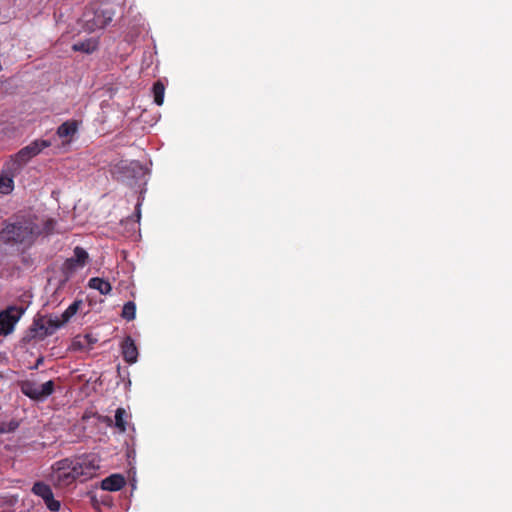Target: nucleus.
<instances>
[{"label":"nucleus","mask_w":512,"mask_h":512,"mask_svg":"<svg viewBox=\"0 0 512 512\" xmlns=\"http://www.w3.org/2000/svg\"><path fill=\"white\" fill-rule=\"evenodd\" d=\"M40 233V227L32 217L16 216L3 222V227L0 230V243L26 250L35 243Z\"/></svg>","instance_id":"1"},{"label":"nucleus","mask_w":512,"mask_h":512,"mask_svg":"<svg viewBox=\"0 0 512 512\" xmlns=\"http://www.w3.org/2000/svg\"><path fill=\"white\" fill-rule=\"evenodd\" d=\"M98 466L87 458L57 461L53 465L52 480L57 487H67L76 480L85 481L94 476Z\"/></svg>","instance_id":"2"},{"label":"nucleus","mask_w":512,"mask_h":512,"mask_svg":"<svg viewBox=\"0 0 512 512\" xmlns=\"http://www.w3.org/2000/svg\"><path fill=\"white\" fill-rule=\"evenodd\" d=\"M52 145L50 140L36 139L27 146L21 148L17 153L11 155L6 161L7 168L11 174H20L22 169L31 159L38 156L44 149Z\"/></svg>","instance_id":"3"},{"label":"nucleus","mask_w":512,"mask_h":512,"mask_svg":"<svg viewBox=\"0 0 512 512\" xmlns=\"http://www.w3.org/2000/svg\"><path fill=\"white\" fill-rule=\"evenodd\" d=\"M114 16V12L107 7L89 6L83 13L84 27L89 31L105 28Z\"/></svg>","instance_id":"4"},{"label":"nucleus","mask_w":512,"mask_h":512,"mask_svg":"<svg viewBox=\"0 0 512 512\" xmlns=\"http://www.w3.org/2000/svg\"><path fill=\"white\" fill-rule=\"evenodd\" d=\"M54 382L49 380L44 384L26 380L21 383V392L32 400L42 401L54 392Z\"/></svg>","instance_id":"5"},{"label":"nucleus","mask_w":512,"mask_h":512,"mask_svg":"<svg viewBox=\"0 0 512 512\" xmlns=\"http://www.w3.org/2000/svg\"><path fill=\"white\" fill-rule=\"evenodd\" d=\"M25 309L23 307L10 306L0 312V335L7 336L13 332Z\"/></svg>","instance_id":"6"},{"label":"nucleus","mask_w":512,"mask_h":512,"mask_svg":"<svg viewBox=\"0 0 512 512\" xmlns=\"http://www.w3.org/2000/svg\"><path fill=\"white\" fill-rule=\"evenodd\" d=\"M73 253L74 255L66 259L62 265V272L66 278H69L76 270L83 268L89 259L87 251L80 246H76Z\"/></svg>","instance_id":"7"},{"label":"nucleus","mask_w":512,"mask_h":512,"mask_svg":"<svg viewBox=\"0 0 512 512\" xmlns=\"http://www.w3.org/2000/svg\"><path fill=\"white\" fill-rule=\"evenodd\" d=\"M45 330V317L35 318L22 340L25 343H29L30 341L35 339L43 340L44 338L49 336L48 334H44Z\"/></svg>","instance_id":"8"},{"label":"nucleus","mask_w":512,"mask_h":512,"mask_svg":"<svg viewBox=\"0 0 512 512\" xmlns=\"http://www.w3.org/2000/svg\"><path fill=\"white\" fill-rule=\"evenodd\" d=\"M121 350H122L123 359L127 363L133 364L137 361L138 349L136 347L134 340L130 336H127L123 340V342L121 344Z\"/></svg>","instance_id":"9"},{"label":"nucleus","mask_w":512,"mask_h":512,"mask_svg":"<svg viewBox=\"0 0 512 512\" xmlns=\"http://www.w3.org/2000/svg\"><path fill=\"white\" fill-rule=\"evenodd\" d=\"M18 174H11L5 162L0 175V194L8 195L14 190V177Z\"/></svg>","instance_id":"10"},{"label":"nucleus","mask_w":512,"mask_h":512,"mask_svg":"<svg viewBox=\"0 0 512 512\" xmlns=\"http://www.w3.org/2000/svg\"><path fill=\"white\" fill-rule=\"evenodd\" d=\"M78 128L79 122L77 120H67L57 128L56 134L59 138L71 139L77 133ZM67 142H70V140Z\"/></svg>","instance_id":"11"},{"label":"nucleus","mask_w":512,"mask_h":512,"mask_svg":"<svg viewBox=\"0 0 512 512\" xmlns=\"http://www.w3.org/2000/svg\"><path fill=\"white\" fill-rule=\"evenodd\" d=\"M126 484L125 478L120 474H112L102 480L101 488L106 491H119Z\"/></svg>","instance_id":"12"},{"label":"nucleus","mask_w":512,"mask_h":512,"mask_svg":"<svg viewBox=\"0 0 512 512\" xmlns=\"http://www.w3.org/2000/svg\"><path fill=\"white\" fill-rule=\"evenodd\" d=\"M88 286L92 289L98 290L102 295H107L112 290L110 282L99 277L91 278L88 282Z\"/></svg>","instance_id":"13"},{"label":"nucleus","mask_w":512,"mask_h":512,"mask_svg":"<svg viewBox=\"0 0 512 512\" xmlns=\"http://www.w3.org/2000/svg\"><path fill=\"white\" fill-rule=\"evenodd\" d=\"M98 43L96 40L90 38L81 42L74 43L72 45V50L75 52H83L86 54H91L97 49Z\"/></svg>","instance_id":"14"},{"label":"nucleus","mask_w":512,"mask_h":512,"mask_svg":"<svg viewBox=\"0 0 512 512\" xmlns=\"http://www.w3.org/2000/svg\"><path fill=\"white\" fill-rule=\"evenodd\" d=\"M96 338L90 334L75 337L73 341V347L80 350H89L96 343Z\"/></svg>","instance_id":"15"},{"label":"nucleus","mask_w":512,"mask_h":512,"mask_svg":"<svg viewBox=\"0 0 512 512\" xmlns=\"http://www.w3.org/2000/svg\"><path fill=\"white\" fill-rule=\"evenodd\" d=\"M64 324L65 323H62V318H59L58 316L45 317L46 330L44 331V334H48L50 336Z\"/></svg>","instance_id":"16"},{"label":"nucleus","mask_w":512,"mask_h":512,"mask_svg":"<svg viewBox=\"0 0 512 512\" xmlns=\"http://www.w3.org/2000/svg\"><path fill=\"white\" fill-rule=\"evenodd\" d=\"M127 413L124 408H118L115 412V426L117 429L124 433L127 429V422H126Z\"/></svg>","instance_id":"17"},{"label":"nucleus","mask_w":512,"mask_h":512,"mask_svg":"<svg viewBox=\"0 0 512 512\" xmlns=\"http://www.w3.org/2000/svg\"><path fill=\"white\" fill-rule=\"evenodd\" d=\"M154 102L161 106L164 102L165 87L161 81H157L153 84L152 88Z\"/></svg>","instance_id":"18"},{"label":"nucleus","mask_w":512,"mask_h":512,"mask_svg":"<svg viewBox=\"0 0 512 512\" xmlns=\"http://www.w3.org/2000/svg\"><path fill=\"white\" fill-rule=\"evenodd\" d=\"M42 500L44 501L46 507L52 511L57 512L60 510L61 503L60 501L56 500L54 498L53 491L51 490L48 494L42 497Z\"/></svg>","instance_id":"19"},{"label":"nucleus","mask_w":512,"mask_h":512,"mask_svg":"<svg viewBox=\"0 0 512 512\" xmlns=\"http://www.w3.org/2000/svg\"><path fill=\"white\" fill-rule=\"evenodd\" d=\"M81 301L76 300L61 314L62 323H67L79 310Z\"/></svg>","instance_id":"20"},{"label":"nucleus","mask_w":512,"mask_h":512,"mask_svg":"<svg viewBox=\"0 0 512 512\" xmlns=\"http://www.w3.org/2000/svg\"><path fill=\"white\" fill-rule=\"evenodd\" d=\"M121 315L127 321L134 320L136 316V304L133 301L126 302L123 306Z\"/></svg>","instance_id":"21"},{"label":"nucleus","mask_w":512,"mask_h":512,"mask_svg":"<svg viewBox=\"0 0 512 512\" xmlns=\"http://www.w3.org/2000/svg\"><path fill=\"white\" fill-rule=\"evenodd\" d=\"M51 490V487L42 481L35 482L31 489L32 493L40 498L48 494Z\"/></svg>","instance_id":"22"},{"label":"nucleus","mask_w":512,"mask_h":512,"mask_svg":"<svg viewBox=\"0 0 512 512\" xmlns=\"http://www.w3.org/2000/svg\"><path fill=\"white\" fill-rule=\"evenodd\" d=\"M18 423L15 421H10L9 423L1 422L0 423V434L10 433L17 429Z\"/></svg>","instance_id":"23"},{"label":"nucleus","mask_w":512,"mask_h":512,"mask_svg":"<svg viewBox=\"0 0 512 512\" xmlns=\"http://www.w3.org/2000/svg\"><path fill=\"white\" fill-rule=\"evenodd\" d=\"M54 224V221L53 220H48L47 221V230L50 231L52 229V226Z\"/></svg>","instance_id":"24"}]
</instances>
